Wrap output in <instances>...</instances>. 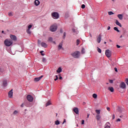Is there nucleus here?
Here are the masks:
<instances>
[{
  "label": "nucleus",
  "mask_w": 128,
  "mask_h": 128,
  "mask_svg": "<svg viewBox=\"0 0 128 128\" xmlns=\"http://www.w3.org/2000/svg\"><path fill=\"white\" fill-rule=\"evenodd\" d=\"M4 44H5L6 46H10L12 44V40L8 39H6L4 41Z\"/></svg>",
  "instance_id": "nucleus-1"
},
{
  "label": "nucleus",
  "mask_w": 128,
  "mask_h": 128,
  "mask_svg": "<svg viewBox=\"0 0 128 128\" xmlns=\"http://www.w3.org/2000/svg\"><path fill=\"white\" fill-rule=\"evenodd\" d=\"M80 52L78 51H76L71 54L72 56H73V58H80Z\"/></svg>",
  "instance_id": "nucleus-2"
},
{
  "label": "nucleus",
  "mask_w": 128,
  "mask_h": 128,
  "mask_svg": "<svg viewBox=\"0 0 128 128\" xmlns=\"http://www.w3.org/2000/svg\"><path fill=\"white\" fill-rule=\"evenodd\" d=\"M57 28H58V26L56 25V24H54L50 26V32H56Z\"/></svg>",
  "instance_id": "nucleus-3"
},
{
  "label": "nucleus",
  "mask_w": 128,
  "mask_h": 128,
  "mask_svg": "<svg viewBox=\"0 0 128 128\" xmlns=\"http://www.w3.org/2000/svg\"><path fill=\"white\" fill-rule=\"evenodd\" d=\"M96 114H97V115H96V119L97 120H100L101 118V116H100V110H96Z\"/></svg>",
  "instance_id": "nucleus-4"
},
{
  "label": "nucleus",
  "mask_w": 128,
  "mask_h": 128,
  "mask_svg": "<svg viewBox=\"0 0 128 128\" xmlns=\"http://www.w3.org/2000/svg\"><path fill=\"white\" fill-rule=\"evenodd\" d=\"M105 54L107 56V58H110L112 56V51L109 50H106Z\"/></svg>",
  "instance_id": "nucleus-5"
},
{
  "label": "nucleus",
  "mask_w": 128,
  "mask_h": 128,
  "mask_svg": "<svg viewBox=\"0 0 128 128\" xmlns=\"http://www.w3.org/2000/svg\"><path fill=\"white\" fill-rule=\"evenodd\" d=\"M26 99H27V100H28V102H32L34 100V97H32V95L28 94L26 96Z\"/></svg>",
  "instance_id": "nucleus-6"
},
{
  "label": "nucleus",
  "mask_w": 128,
  "mask_h": 128,
  "mask_svg": "<svg viewBox=\"0 0 128 128\" xmlns=\"http://www.w3.org/2000/svg\"><path fill=\"white\" fill-rule=\"evenodd\" d=\"M52 16L54 18H58V14L56 12H54L52 14Z\"/></svg>",
  "instance_id": "nucleus-7"
},
{
  "label": "nucleus",
  "mask_w": 128,
  "mask_h": 128,
  "mask_svg": "<svg viewBox=\"0 0 128 128\" xmlns=\"http://www.w3.org/2000/svg\"><path fill=\"white\" fill-rule=\"evenodd\" d=\"M32 28V25L30 24L28 26V28L26 30V32L27 34H32V32H30V28Z\"/></svg>",
  "instance_id": "nucleus-8"
},
{
  "label": "nucleus",
  "mask_w": 128,
  "mask_h": 128,
  "mask_svg": "<svg viewBox=\"0 0 128 128\" xmlns=\"http://www.w3.org/2000/svg\"><path fill=\"white\" fill-rule=\"evenodd\" d=\"M2 86H8V80L7 79H3L2 80Z\"/></svg>",
  "instance_id": "nucleus-9"
},
{
  "label": "nucleus",
  "mask_w": 128,
  "mask_h": 128,
  "mask_svg": "<svg viewBox=\"0 0 128 128\" xmlns=\"http://www.w3.org/2000/svg\"><path fill=\"white\" fill-rule=\"evenodd\" d=\"M12 94H14V92H12V90H11L8 93V96L10 98H12Z\"/></svg>",
  "instance_id": "nucleus-10"
},
{
  "label": "nucleus",
  "mask_w": 128,
  "mask_h": 128,
  "mask_svg": "<svg viewBox=\"0 0 128 128\" xmlns=\"http://www.w3.org/2000/svg\"><path fill=\"white\" fill-rule=\"evenodd\" d=\"M10 38L11 40H14V42H16V36L13 35V34H10Z\"/></svg>",
  "instance_id": "nucleus-11"
},
{
  "label": "nucleus",
  "mask_w": 128,
  "mask_h": 128,
  "mask_svg": "<svg viewBox=\"0 0 128 128\" xmlns=\"http://www.w3.org/2000/svg\"><path fill=\"white\" fill-rule=\"evenodd\" d=\"M43 76H41L40 77L34 78V82H39V80H42Z\"/></svg>",
  "instance_id": "nucleus-12"
},
{
  "label": "nucleus",
  "mask_w": 128,
  "mask_h": 128,
  "mask_svg": "<svg viewBox=\"0 0 128 128\" xmlns=\"http://www.w3.org/2000/svg\"><path fill=\"white\" fill-rule=\"evenodd\" d=\"M126 84H124V82H122L120 83V88H126Z\"/></svg>",
  "instance_id": "nucleus-13"
},
{
  "label": "nucleus",
  "mask_w": 128,
  "mask_h": 128,
  "mask_svg": "<svg viewBox=\"0 0 128 128\" xmlns=\"http://www.w3.org/2000/svg\"><path fill=\"white\" fill-rule=\"evenodd\" d=\"M102 40V36L100 34L97 37V42L100 44Z\"/></svg>",
  "instance_id": "nucleus-14"
},
{
  "label": "nucleus",
  "mask_w": 128,
  "mask_h": 128,
  "mask_svg": "<svg viewBox=\"0 0 128 128\" xmlns=\"http://www.w3.org/2000/svg\"><path fill=\"white\" fill-rule=\"evenodd\" d=\"M73 110L76 114H78V108H74Z\"/></svg>",
  "instance_id": "nucleus-15"
},
{
  "label": "nucleus",
  "mask_w": 128,
  "mask_h": 128,
  "mask_svg": "<svg viewBox=\"0 0 128 128\" xmlns=\"http://www.w3.org/2000/svg\"><path fill=\"white\" fill-rule=\"evenodd\" d=\"M104 128H110V124L108 122H107L105 124Z\"/></svg>",
  "instance_id": "nucleus-16"
},
{
  "label": "nucleus",
  "mask_w": 128,
  "mask_h": 128,
  "mask_svg": "<svg viewBox=\"0 0 128 128\" xmlns=\"http://www.w3.org/2000/svg\"><path fill=\"white\" fill-rule=\"evenodd\" d=\"M64 44V42H60V44H59V45H58V50H62V44Z\"/></svg>",
  "instance_id": "nucleus-17"
},
{
  "label": "nucleus",
  "mask_w": 128,
  "mask_h": 128,
  "mask_svg": "<svg viewBox=\"0 0 128 128\" xmlns=\"http://www.w3.org/2000/svg\"><path fill=\"white\" fill-rule=\"evenodd\" d=\"M41 46L43 48H46L48 46V44L46 42H42L41 43Z\"/></svg>",
  "instance_id": "nucleus-18"
},
{
  "label": "nucleus",
  "mask_w": 128,
  "mask_h": 128,
  "mask_svg": "<svg viewBox=\"0 0 128 128\" xmlns=\"http://www.w3.org/2000/svg\"><path fill=\"white\" fill-rule=\"evenodd\" d=\"M40 4V0H35L34 1V4L35 6H39Z\"/></svg>",
  "instance_id": "nucleus-19"
},
{
  "label": "nucleus",
  "mask_w": 128,
  "mask_h": 128,
  "mask_svg": "<svg viewBox=\"0 0 128 128\" xmlns=\"http://www.w3.org/2000/svg\"><path fill=\"white\" fill-rule=\"evenodd\" d=\"M108 90L111 92H114V88L112 87H108Z\"/></svg>",
  "instance_id": "nucleus-20"
},
{
  "label": "nucleus",
  "mask_w": 128,
  "mask_h": 128,
  "mask_svg": "<svg viewBox=\"0 0 128 128\" xmlns=\"http://www.w3.org/2000/svg\"><path fill=\"white\" fill-rule=\"evenodd\" d=\"M116 24L117 26H120V28H122V24L118 22V20H116Z\"/></svg>",
  "instance_id": "nucleus-21"
},
{
  "label": "nucleus",
  "mask_w": 128,
  "mask_h": 128,
  "mask_svg": "<svg viewBox=\"0 0 128 128\" xmlns=\"http://www.w3.org/2000/svg\"><path fill=\"white\" fill-rule=\"evenodd\" d=\"M118 18L119 20H122L124 16H122V14H119L118 15Z\"/></svg>",
  "instance_id": "nucleus-22"
},
{
  "label": "nucleus",
  "mask_w": 128,
  "mask_h": 128,
  "mask_svg": "<svg viewBox=\"0 0 128 128\" xmlns=\"http://www.w3.org/2000/svg\"><path fill=\"white\" fill-rule=\"evenodd\" d=\"M62 68H59L57 70H56V72L60 73V72H62Z\"/></svg>",
  "instance_id": "nucleus-23"
},
{
  "label": "nucleus",
  "mask_w": 128,
  "mask_h": 128,
  "mask_svg": "<svg viewBox=\"0 0 128 128\" xmlns=\"http://www.w3.org/2000/svg\"><path fill=\"white\" fill-rule=\"evenodd\" d=\"M8 15L9 16H14V13H12V12H9Z\"/></svg>",
  "instance_id": "nucleus-24"
},
{
  "label": "nucleus",
  "mask_w": 128,
  "mask_h": 128,
  "mask_svg": "<svg viewBox=\"0 0 128 128\" xmlns=\"http://www.w3.org/2000/svg\"><path fill=\"white\" fill-rule=\"evenodd\" d=\"M92 98H98V95L96 94H92Z\"/></svg>",
  "instance_id": "nucleus-25"
},
{
  "label": "nucleus",
  "mask_w": 128,
  "mask_h": 128,
  "mask_svg": "<svg viewBox=\"0 0 128 128\" xmlns=\"http://www.w3.org/2000/svg\"><path fill=\"white\" fill-rule=\"evenodd\" d=\"M50 104H52V102H50V101H48L46 104V106H50Z\"/></svg>",
  "instance_id": "nucleus-26"
},
{
  "label": "nucleus",
  "mask_w": 128,
  "mask_h": 128,
  "mask_svg": "<svg viewBox=\"0 0 128 128\" xmlns=\"http://www.w3.org/2000/svg\"><path fill=\"white\" fill-rule=\"evenodd\" d=\"M114 30H116V32H120V30L118 28L116 27H114Z\"/></svg>",
  "instance_id": "nucleus-27"
},
{
  "label": "nucleus",
  "mask_w": 128,
  "mask_h": 128,
  "mask_svg": "<svg viewBox=\"0 0 128 128\" xmlns=\"http://www.w3.org/2000/svg\"><path fill=\"white\" fill-rule=\"evenodd\" d=\"M55 124H56V126L60 124V121H58V120H57L55 122Z\"/></svg>",
  "instance_id": "nucleus-28"
},
{
  "label": "nucleus",
  "mask_w": 128,
  "mask_h": 128,
  "mask_svg": "<svg viewBox=\"0 0 128 128\" xmlns=\"http://www.w3.org/2000/svg\"><path fill=\"white\" fill-rule=\"evenodd\" d=\"M108 14H109V16H112V14H114V13H113L112 12H108Z\"/></svg>",
  "instance_id": "nucleus-29"
},
{
  "label": "nucleus",
  "mask_w": 128,
  "mask_h": 128,
  "mask_svg": "<svg viewBox=\"0 0 128 128\" xmlns=\"http://www.w3.org/2000/svg\"><path fill=\"white\" fill-rule=\"evenodd\" d=\"M98 52H100V53H102V50H100V48H98Z\"/></svg>",
  "instance_id": "nucleus-30"
},
{
  "label": "nucleus",
  "mask_w": 128,
  "mask_h": 128,
  "mask_svg": "<svg viewBox=\"0 0 128 128\" xmlns=\"http://www.w3.org/2000/svg\"><path fill=\"white\" fill-rule=\"evenodd\" d=\"M80 40H76V44H77V46H78V44H80Z\"/></svg>",
  "instance_id": "nucleus-31"
},
{
  "label": "nucleus",
  "mask_w": 128,
  "mask_h": 128,
  "mask_svg": "<svg viewBox=\"0 0 128 128\" xmlns=\"http://www.w3.org/2000/svg\"><path fill=\"white\" fill-rule=\"evenodd\" d=\"M42 60L43 62H46V58H43Z\"/></svg>",
  "instance_id": "nucleus-32"
},
{
  "label": "nucleus",
  "mask_w": 128,
  "mask_h": 128,
  "mask_svg": "<svg viewBox=\"0 0 128 128\" xmlns=\"http://www.w3.org/2000/svg\"><path fill=\"white\" fill-rule=\"evenodd\" d=\"M66 32H64V35H63V38H66Z\"/></svg>",
  "instance_id": "nucleus-33"
},
{
  "label": "nucleus",
  "mask_w": 128,
  "mask_h": 128,
  "mask_svg": "<svg viewBox=\"0 0 128 128\" xmlns=\"http://www.w3.org/2000/svg\"><path fill=\"white\" fill-rule=\"evenodd\" d=\"M55 76L56 78L54 79V80H58V75H56Z\"/></svg>",
  "instance_id": "nucleus-34"
},
{
  "label": "nucleus",
  "mask_w": 128,
  "mask_h": 128,
  "mask_svg": "<svg viewBox=\"0 0 128 128\" xmlns=\"http://www.w3.org/2000/svg\"><path fill=\"white\" fill-rule=\"evenodd\" d=\"M49 42H52V38H48Z\"/></svg>",
  "instance_id": "nucleus-35"
},
{
  "label": "nucleus",
  "mask_w": 128,
  "mask_h": 128,
  "mask_svg": "<svg viewBox=\"0 0 128 128\" xmlns=\"http://www.w3.org/2000/svg\"><path fill=\"white\" fill-rule=\"evenodd\" d=\"M18 110H15V111H14V114H18Z\"/></svg>",
  "instance_id": "nucleus-36"
},
{
  "label": "nucleus",
  "mask_w": 128,
  "mask_h": 128,
  "mask_svg": "<svg viewBox=\"0 0 128 128\" xmlns=\"http://www.w3.org/2000/svg\"><path fill=\"white\" fill-rule=\"evenodd\" d=\"M86 8V5L84 4L82 5V8Z\"/></svg>",
  "instance_id": "nucleus-37"
},
{
  "label": "nucleus",
  "mask_w": 128,
  "mask_h": 128,
  "mask_svg": "<svg viewBox=\"0 0 128 128\" xmlns=\"http://www.w3.org/2000/svg\"><path fill=\"white\" fill-rule=\"evenodd\" d=\"M44 52V50H42L40 52V54H41L42 56H44V54H42Z\"/></svg>",
  "instance_id": "nucleus-38"
},
{
  "label": "nucleus",
  "mask_w": 128,
  "mask_h": 128,
  "mask_svg": "<svg viewBox=\"0 0 128 128\" xmlns=\"http://www.w3.org/2000/svg\"><path fill=\"white\" fill-rule=\"evenodd\" d=\"M118 112L120 114L122 112V109H120V108H118Z\"/></svg>",
  "instance_id": "nucleus-39"
},
{
  "label": "nucleus",
  "mask_w": 128,
  "mask_h": 128,
  "mask_svg": "<svg viewBox=\"0 0 128 128\" xmlns=\"http://www.w3.org/2000/svg\"><path fill=\"white\" fill-rule=\"evenodd\" d=\"M109 82H110V84H113L114 83V80H109Z\"/></svg>",
  "instance_id": "nucleus-40"
},
{
  "label": "nucleus",
  "mask_w": 128,
  "mask_h": 128,
  "mask_svg": "<svg viewBox=\"0 0 128 128\" xmlns=\"http://www.w3.org/2000/svg\"><path fill=\"white\" fill-rule=\"evenodd\" d=\"M106 110H108V112H110V108L109 107H107Z\"/></svg>",
  "instance_id": "nucleus-41"
},
{
  "label": "nucleus",
  "mask_w": 128,
  "mask_h": 128,
  "mask_svg": "<svg viewBox=\"0 0 128 128\" xmlns=\"http://www.w3.org/2000/svg\"><path fill=\"white\" fill-rule=\"evenodd\" d=\"M24 104L22 103V104L20 105V107H21V108H24Z\"/></svg>",
  "instance_id": "nucleus-42"
},
{
  "label": "nucleus",
  "mask_w": 128,
  "mask_h": 128,
  "mask_svg": "<svg viewBox=\"0 0 128 128\" xmlns=\"http://www.w3.org/2000/svg\"><path fill=\"white\" fill-rule=\"evenodd\" d=\"M82 54H84V48H82Z\"/></svg>",
  "instance_id": "nucleus-43"
},
{
  "label": "nucleus",
  "mask_w": 128,
  "mask_h": 128,
  "mask_svg": "<svg viewBox=\"0 0 128 128\" xmlns=\"http://www.w3.org/2000/svg\"><path fill=\"white\" fill-rule=\"evenodd\" d=\"M114 118H116V116H114V114L112 115V120H114Z\"/></svg>",
  "instance_id": "nucleus-44"
},
{
  "label": "nucleus",
  "mask_w": 128,
  "mask_h": 128,
  "mask_svg": "<svg viewBox=\"0 0 128 128\" xmlns=\"http://www.w3.org/2000/svg\"><path fill=\"white\" fill-rule=\"evenodd\" d=\"M82 124H84V120H82Z\"/></svg>",
  "instance_id": "nucleus-45"
},
{
  "label": "nucleus",
  "mask_w": 128,
  "mask_h": 128,
  "mask_svg": "<svg viewBox=\"0 0 128 128\" xmlns=\"http://www.w3.org/2000/svg\"><path fill=\"white\" fill-rule=\"evenodd\" d=\"M114 70L116 72H118V68H114Z\"/></svg>",
  "instance_id": "nucleus-46"
},
{
  "label": "nucleus",
  "mask_w": 128,
  "mask_h": 128,
  "mask_svg": "<svg viewBox=\"0 0 128 128\" xmlns=\"http://www.w3.org/2000/svg\"><path fill=\"white\" fill-rule=\"evenodd\" d=\"M66 119H64V122H62V124H64V122H66Z\"/></svg>",
  "instance_id": "nucleus-47"
},
{
  "label": "nucleus",
  "mask_w": 128,
  "mask_h": 128,
  "mask_svg": "<svg viewBox=\"0 0 128 128\" xmlns=\"http://www.w3.org/2000/svg\"><path fill=\"white\" fill-rule=\"evenodd\" d=\"M116 122H120V118H118L116 120Z\"/></svg>",
  "instance_id": "nucleus-48"
},
{
  "label": "nucleus",
  "mask_w": 128,
  "mask_h": 128,
  "mask_svg": "<svg viewBox=\"0 0 128 128\" xmlns=\"http://www.w3.org/2000/svg\"><path fill=\"white\" fill-rule=\"evenodd\" d=\"M72 30L73 32H76V30L75 29L73 28Z\"/></svg>",
  "instance_id": "nucleus-49"
},
{
  "label": "nucleus",
  "mask_w": 128,
  "mask_h": 128,
  "mask_svg": "<svg viewBox=\"0 0 128 128\" xmlns=\"http://www.w3.org/2000/svg\"><path fill=\"white\" fill-rule=\"evenodd\" d=\"M116 48H120V46L119 45H116Z\"/></svg>",
  "instance_id": "nucleus-50"
},
{
  "label": "nucleus",
  "mask_w": 128,
  "mask_h": 128,
  "mask_svg": "<svg viewBox=\"0 0 128 128\" xmlns=\"http://www.w3.org/2000/svg\"><path fill=\"white\" fill-rule=\"evenodd\" d=\"M59 80H62V77L60 76Z\"/></svg>",
  "instance_id": "nucleus-51"
},
{
  "label": "nucleus",
  "mask_w": 128,
  "mask_h": 128,
  "mask_svg": "<svg viewBox=\"0 0 128 128\" xmlns=\"http://www.w3.org/2000/svg\"><path fill=\"white\" fill-rule=\"evenodd\" d=\"M110 30V26H108V30Z\"/></svg>",
  "instance_id": "nucleus-52"
},
{
  "label": "nucleus",
  "mask_w": 128,
  "mask_h": 128,
  "mask_svg": "<svg viewBox=\"0 0 128 128\" xmlns=\"http://www.w3.org/2000/svg\"><path fill=\"white\" fill-rule=\"evenodd\" d=\"M87 118H90V114H88Z\"/></svg>",
  "instance_id": "nucleus-53"
},
{
  "label": "nucleus",
  "mask_w": 128,
  "mask_h": 128,
  "mask_svg": "<svg viewBox=\"0 0 128 128\" xmlns=\"http://www.w3.org/2000/svg\"><path fill=\"white\" fill-rule=\"evenodd\" d=\"M53 42V44H56V42Z\"/></svg>",
  "instance_id": "nucleus-54"
},
{
  "label": "nucleus",
  "mask_w": 128,
  "mask_h": 128,
  "mask_svg": "<svg viewBox=\"0 0 128 128\" xmlns=\"http://www.w3.org/2000/svg\"><path fill=\"white\" fill-rule=\"evenodd\" d=\"M60 32H62V30H60Z\"/></svg>",
  "instance_id": "nucleus-55"
},
{
  "label": "nucleus",
  "mask_w": 128,
  "mask_h": 128,
  "mask_svg": "<svg viewBox=\"0 0 128 128\" xmlns=\"http://www.w3.org/2000/svg\"><path fill=\"white\" fill-rule=\"evenodd\" d=\"M104 44H106V42H104Z\"/></svg>",
  "instance_id": "nucleus-56"
},
{
  "label": "nucleus",
  "mask_w": 128,
  "mask_h": 128,
  "mask_svg": "<svg viewBox=\"0 0 128 128\" xmlns=\"http://www.w3.org/2000/svg\"><path fill=\"white\" fill-rule=\"evenodd\" d=\"M120 38H122V35H121L120 36Z\"/></svg>",
  "instance_id": "nucleus-57"
},
{
  "label": "nucleus",
  "mask_w": 128,
  "mask_h": 128,
  "mask_svg": "<svg viewBox=\"0 0 128 128\" xmlns=\"http://www.w3.org/2000/svg\"><path fill=\"white\" fill-rule=\"evenodd\" d=\"M110 40V42H112V40Z\"/></svg>",
  "instance_id": "nucleus-58"
},
{
  "label": "nucleus",
  "mask_w": 128,
  "mask_h": 128,
  "mask_svg": "<svg viewBox=\"0 0 128 128\" xmlns=\"http://www.w3.org/2000/svg\"><path fill=\"white\" fill-rule=\"evenodd\" d=\"M4 31H2V34H4Z\"/></svg>",
  "instance_id": "nucleus-59"
},
{
  "label": "nucleus",
  "mask_w": 128,
  "mask_h": 128,
  "mask_svg": "<svg viewBox=\"0 0 128 128\" xmlns=\"http://www.w3.org/2000/svg\"><path fill=\"white\" fill-rule=\"evenodd\" d=\"M106 84H108V83H106Z\"/></svg>",
  "instance_id": "nucleus-60"
},
{
  "label": "nucleus",
  "mask_w": 128,
  "mask_h": 128,
  "mask_svg": "<svg viewBox=\"0 0 128 128\" xmlns=\"http://www.w3.org/2000/svg\"><path fill=\"white\" fill-rule=\"evenodd\" d=\"M90 38H92V35H90Z\"/></svg>",
  "instance_id": "nucleus-61"
},
{
  "label": "nucleus",
  "mask_w": 128,
  "mask_h": 128,
  "mask_svg": "<svg viewBox=\"0 0 128 128\" xmlns=\"http://www.w3.org/2000/svg\"><path fill=\"white\" fill-rule=\"evenodd\" d=\"M113 2L114 0H112Z\"/></svg>",
  "instance_id": "nucleus-62"
}]
</instances>
